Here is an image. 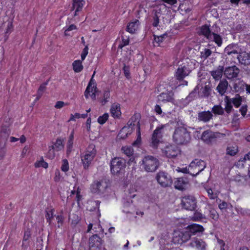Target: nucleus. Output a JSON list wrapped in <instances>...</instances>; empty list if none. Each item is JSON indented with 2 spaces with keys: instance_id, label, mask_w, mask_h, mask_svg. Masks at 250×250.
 Here are the masks:
<instances>
[{
  "instance_id": "1",
  "label": "nucleus",
  "mask_w": 250,
  "mask_h": 250,
  "mask_svg": "<svg viewBox=\"0 0 250 250\" xmlns=\"http://www.w3.org/2000/svg\"><path fill=\"white\" fill-rule=\"evenodd\" d=\"M167 11V7L165 4L160 5L155 9H153L151 18L150 19V22L152 26L154 27H160V18L163 19L164 24L169 23L170 22V19H167L170 17L169 14H167L164 16L163 12Z\"/></svg>"
},
{
  "instance_id": "2",
  "label": "nucleus",
  "mask_w": 250,
  "mask_h": 250,
  "mask_svg": "<svg viewBox=\"0 0 250 250\" xmlns=\"http://www.w3.org/2000/svg\"><path fill=\"white\" fill-rule=\"evenodd\" d=\"M172 139L173 142L177 145H187L191 140L190 132L184 125L176 127L173 134Z\"/></svg>"
},
{
  "instance_id": "3",
  "label": "nucleus",
  "mask_w": 250,
  "mask_h": 250,
  "mask_svg": "<svg viewBox=\"0 0 250 250\" xmlns=\"http://www.w3.org/2000/svg\"><path fill=\"white\" fill-rule=\"evenodd\" d=\"M126 161L121 157H115L110 161L111 173L114 175L124 173L126 167Z\"/></svg>"
},
{
  "instance_id": "4",
  "label": "nucleus",
  "mask_w": 250,
  "mask_h": 250,
  "mask_svg": "<svg viewBox=\"0 0 250 250\" xmlns=\"http://www.w3.org/2000/svg\"><path fill=\"white\" fill-rule=\"evenodd\" d=\"M191 63L190 60H188L179 66L174 74V77L177 80L181 82L189 75L192 70Z\"/></svg>"
},
{
  "instance_id": "5",
  "label": "nucleus",
  "mask_w": 250,
  "mask_h": 250,
  "mask_svg": "<svg viewBox=\"0 0 250 250\" xmlns=\"http://www.w3.org/2000/svg\"><path fill=\"white\" fill-rule=\"evenodd\" d=\"M158 160L152 156H145L142 160L141 166L147 172H154L159 167Z\"/></svg>"
},
{
  "instance_id": "6",
  "label": "nucleus",
  "mask_w": 250,
  "mask_h": 250,
  "mask_svg": "<svg viewBox=\"0 0 250 250\" xmlns=\"http://www.w3.org/2000/svg\"><path fill=\"white\" fill-rule=\"evenodd\" d=\"M181 204L185 209L193 211L197 207V200L194 196L186 195L182 197Z\"/></svg>"
},
{
  "instance_id": "7",
  "label": "nucleus",
  "mask_w": 250,
  "mask_h": 250,
  "mask_svg": "<svg viewBox=\"0 0 250 250\" xmlns=\"http://www.w3.org/2000/svg\"><path fill=\"white\" fill-rule=\"evenodd\" d=\"M95 74V71L94 72L84 91V96L85 98L88 99L89 96L90 95L91 99L93 101L96 100V94L98 92V89L96 86V83L93 79Z\"/></svg>"
},
{
  "instance_id": "8",
  "label": "nucleus",
  "mask_w": 250,
  "mask_h": 250,
  "mask_svg": "<svg viewBox=\"0 0 250 250\" xmlns=\"http://www.w3.org/2000/svg\"><path fill=\"white\" fill-rule=\"evenodd\" d=\"M104 241L97 234H93L89 238V250H102Z\"/></svg>"
},
{
  "instance_id": "9",
  "label": "nucleus",
  "mask_w": 250,
  "mask_h": 250,
  "mask_svg": "<svg viewBox=\"0 0 250 250\" xmlns=\"http://www.w3.org/2000/svg\"><path fill=\"white\" fill-rule=\"evenodd\" d=\"M156 179L158 183L163 187H170L172 184L171 176L164 171H160L156 176Z\"/></svg>"
},
{
  "instance_id": "10",
  "label": "nucleus",
  "mask_w": 250,
  "mask_h": 250,
  "mask_svg": "<svg viewBox=\"0 0 250 250\" xmlns=\"http://www.w3.org/2000/svg\"><path fill=\"white\" fill-rule=\"evenodd\" d=\"M189 186L188 179L186 177H179L175 179L174 181V187L175 189L179 190H186Z\"/></svg>"
},
{
  "instance_id": "11",
  "label": "nucleus",
  "mask_w": 250,
  "mask_h": 250,
  "mask_svg": "<svg viewBox=\"0 0 250 250\" xmlns=\"http://www.w3.org/2000/svg\"><path fill=\"white\" fill-rule=\"evenodd\" d=\"M158 101L163 103H174V92L172 90L167 91L166 92H162L158 96Z\"/></svg>"
},
{
  "instance_id": "12",
  "label": "nucleus",
  "mask_w": 250,
  "mask_h": 250,
  "mask_svg": "<svg viewBox=\"0 0 250 250\" xmlns=\"http://www.w3.org/2000/svg\"><path fill=\"white\" fill-rule=\"evenodd\" d=\"M218 134L210 130H207L203 132L201 139L207 144H210L215 140Z\"/></svg>"
},
{
  "instance_id": "13",
  "label": "nucleus",
  "mask_w": 250,
  "mask_h": 250,
  "mask_svg": "<svg viewBox=\"0 0 250 250\" xmlns=\"http://www.w3.org/2000/svg\"><path fill=\"white\" fill-rule=\"evenodd\" d=\"M107 187V183L102 180L97 181L92 184L91 186V191L94 193H103Z\"/></svg>"
},
{
  "instance_id": "14",
  "label": "nucleus",
  "mask_w": 250,
  "mask_h": 250,
  "mask_svg": "<svg viewBox=\"0 0 250 250\" xmlns=\"http://www.w3.org/2000/svg\"><path fill=\"white\" fill-rule=\"evenodd\" d=\"M163 128V127H158L153 131L151 138V146L154 148L158 146L160 142V139H162Z\"/></svg>"
},
{
  "instance_id": "15",
  "label": "nucleus",
  "mask_w": 250,
  "mask_h": 250,
  "mask_svg": "<svg viewBox=\"0 0 250 250\" xmlns=\"http://www.w3.org/2000/svg\"><path fill=\"white\" fill-rule=\"evenodd\" d=\"M240 69L235 65L229 66L224 69V75L228 79H232L237 77Z\"/></svg>"
},
{
  "instance_id": "16",
  "label": "nucleus",
  "mask_w": 250,
  "mask_h": 250,
  "mask_svg": "<svg viewBox=\"0 0 250 250\" xmlns=\"http://www.w3.org/2000/svg\"><path fill=\"white\" fill-rule=\"evenodd\" d=\"M188 228V231L186 232L188 236L187 239L190 238L192 235H195L198 233H202L205 230L202 226L196 224L189 225Z\"/></svg>"
},
{
  "instance_id": "17",
  "label": "nucleus",
  "mask_w": 250,
  "mask_h": 250,
  "mask_svg": "<svg viewBox=\"0 0 250 250\" xmlns=\"http://www.w3.org/2000/svg\"><path fill=\"white\" fill-rule=\"evenodd\" d=\"M224 51L228 55H230L232 54H239L242 49L237 43H231L225 48Z\"/></svg>"
},
{
  "instance_id": "18",
  "label": "nucleus",
  "mask_w": 250,
  "mask_h": 250,
  "mask_svg": "<svg viewBox=\"0 0 250 250\" xmlns=\"http://www.w3.org/2000/svg\"><path fill=\"white\" fill-rule=\"evenodd\" d=\"M190 245L195 247L198 250H206L207 244L202 239L194 238L190 242Z\"/></svg>"
},
{
  "instance_id": "19",
  "label": "nucleus",
  "mask_w": 250,
  "mask_h": 250,
  "mask_svg": "<svg viewBox=\"0 0 250 250\" xmlns=\"http://www.w3.org/2000/svg\"><path fill=\"white\" fill-rule=\"evenodd\" d=\"M179 150L177 147L174 145H170L165 147V153L167 157L174 158L179 154Z\"/></svg>"
},
{
  "instance_id": "20",
  "label": "nucleus",
  "mask_w": 250,
  "mask_h": 250,
  "mask_svg": "<svg viewBox=\"0 0 250 250\" xmlns=\"http://www.w3.org/2000/svg\"><path fill=\"white\" fill-rule=\"evenodd\" d=\"M233 86L235 92L241 93L245 91L246 83L243 80L238 79L234 82Z\"/></svg>"
},
{
  "instance_id": "21",
  "label": "nucleus",
  "mask_w": 250,
  "mask_h": 250,
  "mask_svg": "<svg viewBox=\"0 0 250 250\" xmlns=\"http://www.w3.org/2000/svg\"><path fill=\"white\" fill-rule=\"evenodd\" d=\"M240 63L245 65L250 64V54L246 52H240L237 56Z\"/></svg>"
},
{
  "instance_id": "22",
  "label": "nucleus",
  "mask_w": 250,
  "mask_h": 250,
  "mask_svg": "<svg viewBox=\"0 0 250 250\" xmlns=\"http://www.w3.org/2000/svg\"><path fill=\"white\" fill-rule=\"evenodd\" d=\"M229 85L228 81L223 79L220 81L219 84L216 87V90L221 96H223L226 93Z\"/></svg>"
},
{
  "instance_id": "23",
  "label": "nucleus",
  "mask_w": 250,
  "mask_h": 250,
  "mask_svg": "<svg viewBox=\"0 0 250 250\" xmlns=\"http://www.w3.org/2000/svg\"><path fill=\"white\" fill-rule=\"evenodd\" d=\"M213 115L209 111L200 112L198 114V119L199 121L205 123L208 122L212 118Z\"/></svg>"
},
{
  "instance_id": "24",
  "label": "nucleus",
  "mask_w": 250,
  "mask_h": 250,
  "mask_svg": "<svg viewBox=\"0 0 250 250\" xmlns=\"http://www.w3.org/2000/svg\"><path fill=\"white\" fill-rule=\"evenodd\" d=\"M211 85L210 83H208V84L202 87L201 92L198 93V97L208 98L211 94Z\"/></svg>"
},
{
  "instance_id": "25",
  "label": "nucleus",
  "mask_w": 250,
  "mask_h": 250,
  "mask_svg": "<svg viewBox=\"0 0 250 250\" xmlns=\"http://www.w3.org/2000/svg\"><path fill=\"white\" fill-rule=\"evenodd\" d=\"M73 1L71 10L75 9L74 16H76L78 15V12L81 11L83 9L85 1L83 0H73Z\"/></svg>"
},
{
  "instance_id": "26",
  "label": "nucleus",
  "mask_w": 250,
  "mask_h": 250,
  "mask_svg": "<svg viewBox=\"0 0 250 250\" xmlns=\"http://www.w3.org/2000/svg\"><path fill=\"white\" fill-rule=\"evenodd\" d=\"M129 122L127 123L128 126H125L120 130L118 134V136L120 139H124L127 137L128 134H131L132 129H130V125H132V123L129 125Z\"/></svg>"
},
{
  "instance_id": "27",
  "label": "nucleus",
  "mask_w": 250,
  "mask_h": 250,
  "mask_svg": "<svg viewBox=\"0 0 250 250\" xmlns=\"http://www.w3.org/2000/svg\"><path fill=\"white\" fill-rule=\"evenodd\" d=\"M210 75L215 80H220L224 74V68L223 66L219 65L216 70L210 71Z\"/></svg>"
},
{
  "instance_id": "28",
  "label": "nucleus",
  "mask_w": 250,
  "mask_h": 250,
  "mask_svg": "<svg viewBox=\"0 0 250 250\" xmlns=\"http://www.w3.org/2000/svg\"><path fill=\"white\" fill-rule=\"evenodd\" d=\"M199 34L200 35H203L208 40L211 35V32L210 30V25L206 24L200 27Z\"/></svg>"
},
{
  "instance_id": "29",
  "label": "nucleus",
  "mask_w": 250,
  "mask_h": 250,
  "mask_svg": "<svg viewBox=\"0 0 250 250\" xmlns=\"http://www.w3.org/2000/svg\"><path fill=\"white\" fill-rule=\"evenodd\" d=\"M208 40L215 42L218 47L221 46L223 44V38L219 34H211Z\"/></svg>"
},
{
  "instance_id": "30",
  "label": "nucleus",
  "mask_w": 250,
  "mask_h": 250,
  "mask_svg": "<svg viewBox=\"0 0 250 250\" xmlns=\"http://www.w3.org/2000/svg\"><path fill=\"white\" fill-rule=\"evenodd\" d=\"M139 24V21L138 20H135V21L128 23L126 30L131 34H134L138 28Z\"/></svg>"
},
{
  "instance_id": "31",
  "label": "nucleus",
  "mask_w": 250,
  "mask_h": 250,
  "mask_svg": "<svg viewBox=\"0 0 250 250\" xmlns=\"http://www.w3.org/2000/svg\"><path fill=\"white\" fill-rule=\"evenodd\" d=\"M200 88V85H197L194 88V89L186 98L185 100L187 101L188 102H190L197 98V97L198 96V93H199Z\"/></svg>"
},
{
  "instance_id": "32",
  "label": "nucleus",
  "mask_w": 250,
  "mask_h": 250,
  "mask_svg": "<svg viewBox=\"0 0 250 250\" xmlns=\"http://www.w3.org/2000/svg\"><path fill=\"white\" fill-rule=\"evenodd\" d=\"M95 157L90 154H85L82 157V161L85 169H88Z\"/></svg>"
},
{
  "instance_id": "33",
  "label": "nucleus",
  "mask_w": 250,
  "mask_h": 250,
  "mask_svg": "<svg viewBox=\"0 0 250 250\" xmlns=\"http://www.w3.org/2000/svg\"><path fill=\"white\" fill-rule=\"evenodd\" d=\"M120 105L119 104H114L110 108V112L114 118H119L121 115Z\"/></svg>"
},
{
  "instance_id": "34",
  "label": "nucleus",
  "mask_w": 250,
  "mask_h": 250,
  "mask_svg": "<svg viewBox=\"0 0 250 250\" xmlns=\"http://www.w3.org/2000/svg\"><path fill=\"white\" fill-rule=\"evenodd\" d=\"M10 135L9 129L7 128H2L0 131V142L3 145L6 142Z\"/></svg>"
},
{
  "instance_id": "35",
  "label": "nucleus",
  "mask_w": 250,
  "mask_h": 250,
  "mask_svg": "<svg viewBox=\"0 0 250 250\" xmlns=\"http://www.w3.org/2000/svg\"><path fill=\"white\" fill-rule=\"evenodd\" d=\"M238 152V146L236 145L228 146L226 149V155L231 156H235Z\"/></svg>"
},
{
  "instance_id": "36",
  "label": "nucleus",
  "mask_w": 250,
  "mask_h": 250,
  "mask_svg": "<svg viewBox=\"0 0 250 250\" xmlns=\"http://www.w3.org/2000/svg\"><path fill=\"white\" fill-rule=\"evenodd\" d=\"M73 68L74 71L76 73L80 72L83 69L82 61L80 60L75 61L73 62Z\"/></svg>"
},
{
  "instance_id": "37",
  "label": "nucleus",
  "mask_w": 250,
  "mask_h": 250,
  "mask_svg": "<svg viewBox=\"0 0 250 250\" xmlns=\"http://www.w3.org/2000/svg\"><path fill=\"white\" fill-rule=\"evenodd\" d=\"M212 54V51L210 49L204 48L200 52V58L205 61L208 59Z\"/></svg>"
},
{
  "instance_id": "38",
  "label": "nucleus",
  "mask_w": 250,
  "mask_h": 250,
  "mask_svg": "<svg viewBox=\"0 0 250 250\" xmlns=\"http://www.w3.org/2000/svg\"><path fill=\"white\" fill-rule=\"evenodd\" d=\"M137 139L132 143V146H139L141 142V137L140 132V124L139 122L137 123Z\"/></svg>"
},
{
  "instance_id": "39",
  "label": "nucleus",
  "mask_w": 250,
  "mask_h": 250,
  "mask_svg": "<svg viewBox=\"0 0 250 250\" xmlns=\"http://www.w3.org/2000/svg\"><path fill=\"white\" fill-rule=\"evenodd\" d=\"M209 216L215 221H217L219 217L217 211L210 206H209Z\"/></svg>"
},
{
  "instance_id": "40",
  "label": "nucleus",
  "mask_w": 250,
  "mask_h": 250,
  "mask_svg": "<svg viewBox=\"0 0 250 250\" xmlns=\"http://www.w3.org/2000/svg\"><path fill=\"white\" fill-rule=\"evenodd\" d=\"M121 150L125 154L129 157H130L133 154V149L130 146H123Z\"/></svg>"
},
{
  "instance_id": "41",
  "label": "nucleus",
  "mask_w": 250,
  "mask_h": 250,
  "mask_svg": "<svg viewBox=\"0 0 250 250\" xmlns=\"http://www.w3.org/2000/svg\"><path fill=\"white\" fill-rule=\"evenodd\" d=\"M96 150L95 149V146L94 144H89L86 148L85 151V154H90L93 156H95L96 154Z\"/></svg>"
},
{
  "instance_id": "42",
  "label": "nucleus",
  "mask_w": 250,
  "mask_h": 250,
  "mask_svg": "<svg viewBox=\"0 0 250 250\" xmlns=\"http://www.w3.org/2000/svg\"><path fill=\"white\" fill-rule=\"evenodd\" d=\"M74 139V132L70 134L67 144V154L69 153L72 149Z\"/></svg>"
},
{
  "instance_id": "43",
  "label": "nucleus",
  "mask_w": 250,
  "mask_h": 250,
  "mask_svg": "<svg viewBox=\"0 0 250 250\" xmlns=\"http://www.w3.org/2000/svg\"><path fill=\"white\" fill-rule=\"evenodd\" d=\"M212 112L217 115H222L224 113V109L220 105H215L212 108Z\"/></svg>"
},
{
  "instance_id": "44",
  "label": "nucleus",
  "mask_w": 250,
  "mask_h": 250,
  "mask_svg": "<svg viewBox=\"0 0 250 250\" xmlns=\"http://www.w3.org/2000/svg\"><path fill=\"white\" fill-rule=\"evenodd\" d=\"M189 170H191V172L194 173V174H190L192 176H196L201 172V170L194 163H190L189 165Z\"/></svg>"
},
{
  "instance_id": "45",
  "label": "nucleus",
  "mask_w": 250,
  "mask_h": 250,
  "mask_svg": "<svg viewBox=\"0 0 250 250\" xmlns=\"http://www.w3.org/2000/svg\"><path fill=\"white\" fill-rule=\"evenodd\" d=\"M236 96H238V97L229 99V100L236 107H238L241 104L242 98L239 94H237Z\"/></svg>"
},
{
  "instance_id": "46",
  "label": "nucleus",
  "mask_w": 250,
  "mask_h": 250,
  "mask_svg": "<svg viewBox=\"0 0 250 250\" xmlns=\"http://www.w3.org/2000/svg\"><path fill=\"white\" fill-rule=\"evenodd\" d=\"M225 102L226 103L225 110L227 113L229 114L231 112L232 109L231 102L229 99H228V97L227 96L226 97Z\"/></svg>"
},
{
  "instance_id": "47",
  "label": "nucleus",
  "mask_w": 250,
  "mask_h": 250,
  "mask_svg": "<svg viewBox=\"0 0 250 250\" xmlns=\"http://www.w3.org/2000/svg\"><path fill=\"white\" fill-rule=\"evenodd\" d=\"M54 144L55 146V150L57 151L61 150L64 146L61 138H58Z\"/></svg>"
},
{
  "instance_id": "48",
  "label": "nucleus",
  "mask_w": 250,
  "mask_h": 250,
  "mask_svg": "<svg viewBox=\"0 0 250 250\" xmlns=\"http://www.w3.org/2000/svg\"><path fill=\"white\" fill-rule=\"evenodd\" d=\"M109 115L108 113H104L102 116L99 117L97 122L101 125L104 124L108 120Z\"/></svg>"
},
{
  "instance_id": "49",
  "label": "nucleus",
  "mask_w": 250,
  "mask_h": 250,
  "mask_svg": "<svg viewBox=\"0 0 250 250\" xmlns=\"http://www.w3.org/2000/svg\"><path fill=\"white\" fill-rule=\"evenodd\" d=\"M101 202L100 201H94L91 202V205L93 206V208H90L89 209V210L90 211H95L96 209L98 211H99V207L100 205Z\"/></svg>"
},
{
  "instance_id": "50",
  "label": "nucleus",
  "mask_w": 250,
  "mask_h": 250,
  "mask_svg": "<svg viewBox=\"0 0 250 250\" xmlns=\"http://www.w3.org/2000/svg\"><path fill=\"white\" fill-rule=\"evenodd\" d=\"M110 91L109 90H106L104 91V98L101 101V103L103 105H104L108 102V99L110 97Z\"/></svg>"
},
{
  "instance_id": "51",
  "label": "nucleus",
  "mask_w": 250,
  "mask_h": 250,
  "mask_svg": "<svg viewBox=\"0 0 250 250\" xmlns=\"http://www.w3.org/2000/svg\"><path fill=\"white\" fill-rule=\"evenodd\" d=\"M34 165L36 167H42L45 168L48 167V164L45 161H44L43 159L40 161L36 162L35 163Z\"/></svg>"
},
{
  "instance_id": "52",
  "label": "nucleus",
  "mask_w": 250,
  "mask_h": 250,
  "mask_svg": "<svg viewBox=\"0 0 250 250\" xmlns=\"http://www.w3.org/2000/svg\"><path fill=\"white\" fill-rule=\"evenodd\" d=\"M167 36V34L165 33L159 36H154V41L156 43H158L159 44L162 42L164 41V39H165L166 37Z\"/></svg>"
},
{
  "instance_id": "53",
  "label": "nucleus",
  "mask_w": 250,
  "mask_h": 250,
  "mask_svg": "<svg viewBox=\"0 0 250 250\" xmlns=\"http://www.w3.org/2000/svg\"><path fill=\"white\" fill-rule=\"evenodd\" d=\"M5 144L4 143L3 145L2 143L0 142V160L4 157L5 154Z\"/></svg>"
},
{
  "instance_id": "54",
  "label": "nucleus",
  "mask_w": 250,
  "mask_h": 250,
  "mask_svg": "<svg viewBox=\"0 0 250 250\" xmlns=\"http://www.w3.org/2000/svg\"><path fill=\"white\" fill-rule=\"evenodd\" d=\"M53 217V214L52 210L50 211H46L45 214V218L47 220V222H48L49 224H51V219Z\"/></svg>"
},
{
  "instance_id": "55",
  "label": "nucleus",
  "mask_w": 250,
  "mask_h": 250,
  "mask_svg": "<svg viewBox=\"0 0 250 250\" xmlns=\"http://www.w3.org/2000/svg\"><path fill=\"white\" fill-rule=\"evenodd\" d=\"M61 169L64 172H66L69 169L68 162L66 159L62 160V164L61 167Z\"/></svg>"
},
{
  "instance_id": "56",
  "label": "nucleus",
  "mask_w": 250,
  "mask_h": 250,
  "mask_svg": "<svg viewBox=\"0 0 250 250\" xmlns=\"http://www.w3.org/2000/svg\"><path fill=\"white\" fill-rule=\"evenodd\" d=\"M203 218L204 217L201 213L196 211L194 212L193 215L192 216L191 219L194 221H197Z\"/></svg>"
},
{
  "instance_id": "57",
  "label": "nucleus",
  "mask_w": 250,
  "mask_h": 250,
  "mask_svg": "<svg viewBox=\"0 0 250 250\" xmlns=\"http://www.w3.org/2000/svg\"><path fill=\"white\" fill-rule=\"evenodd\" d=\"M210 30L211 32V34L214 33L218 34V33L220 31V28L217 24H214L211 28H210Z\"/></svg>"
},
{
  "instance_id": "58",
  "label": "nucleus",
  "mask_w": 250,
  "mask_h": 250,
  "mask_svg": "<svg viewBox=\"0 0 250 250\" xmlns=\"http://www.w3.org/2000/svg\"><path fill=\"white\" fill-rule=\"evenodd\" d=\"M76 29H77V27L75 25H74L73 24H71L65 29L64 35L65 36H71L69 32L73 30Z\"/></svg>"
},
{
  "instance_id": "59",
  "label": "nucleus",
  "mask_w": 250,
  "mask_h": 250,
  "mask_svg": "<svg viewBox=\"0 0 250 250\" xmlns=\"http://www.w3.org/2000/svg\"><path fill=\"white\" fill-rule=\"evenodd\" d=\"M206 190L210 199L213 200L217 198V196L216 194L214 193L211 188H208Z\"/></svg>"
},
{
  "instance_id": "60",
  "label": "nucleus",
  "mask_w": 250,
  "mask_h": 250,
  "mask_svg": "<svg viewBox=\"0 0 250 250\" xmlns=\"http://www.w3.org/2000/svg\"><path fill=\"white\" fill-rule=\"evenodd\" d=\"M56 218L58 224V227L60 228L62 225L64 217L62 214H60L56 216Z\"/></svg>"
},
{
  "instance_id": "61",
  "label": "nucleus",
  "mask_w": 250,
  "mask_h": 250,
  "mask_svg": "<svg viewBox=\"0 0 250 250\" xmlns=\"http://www.w3.org/2000/svg\"><path fill=\"white\" fill-rule=\"evenodd\" d=\"M177 171L178 172H181L184 173H188L189 174H194V173H192L191 172V170H189V167H183V168H180L178 167L177 169Z\"/></svg>"
},
{
  "instance_id": "62",
  "label": "nucleus",
  "mask_w": 250,
  "mask_h": 250,
  "mask_svg": "<svg viewBox=\"0 0 250 250\" xmlns=\"http://www.w3.org/2000/svg\"><path fill=\"white\" fill-rule=\"evenodd\" d=\"M123 70L124 71L125 76L126 78L128 79L130 77L129 67L124 64Z\"/></svg>"
},
{
  "instance_id": "63",
  "label": "nucleus",
  "mask_w": 250,
  "mask_h": 250,
  "mask_svg": "<svg viewBox=\"0 0 250 250\" xmlns=\"http://www.w3.org/2000/svg\"><path fill=\"white\" fill-rule=\"evenodd\" d=\"M229 205L226 202L223 201L219 205L218 207L221 210H223L228 208Z\"/></svg>"
},
{
  "instance_id": "64",
  "label": "nucleus",
  "mask_w": 250,
  "mask_h": 250,
  "mask_svg": "<svg viewBox=\"0 0 250 250\" xmlns=\"http://www.w3.org/2000/svg\"><path fill=\"white\" fill-rule=\"evenodd\" d=\"M204 162V161L201 160L195 159L190 163H194L195 165L197 166V167H199V166H203Z\"/></svg>"
}]
</instances>
